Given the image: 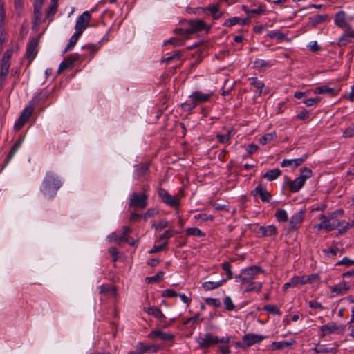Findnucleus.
<instances>
[{"label": "nucleus", "mask_w": 354, "mask_h": 354, "mask_svg": "<svg viewBox=\"0 0 354 354\" xmlns=\"http://www.w3.org/2000/svg\"><path fill=\"white\" fill-rule=\"evenodd\" d=\"M62 184L61 178L56 174L48 171L40 186V192L45 198L52 199L56 196Z\"/></svg>", "instance_id": "nucleus-1"}, {"label": "nucleus", "mask_w": 354, "mask_h": 354, "mask_svg": "<svg viewBox=\"0 0 354 354\" xmlns=\"http://www.w3.org/2000/svg\"><path fill=\"white\" fill-rule=\"evenodd\" d=\"M213 93H203L201 91L193 92L189 96V100L182 103L180 106L185 111H190L194 109L198 104L206 102L209 100Z\"/></svg>", "instance_id": "nucleus-2"}, {"label": "nucleus", "mask_w": 354, "mask_h": 354, "mask_svg": "<svg viewBox=\"0 0 354 354\" xmlns=\"http://www.w3.org/2000/svg\"><path fill=\"white\" fill-rule=\"evenodd\" d=\"M230 342L229 337H218L212 333H207L204 337H199L196 338V342L201 348H207L218 343L227 344Z\"/></svg>", "instance_id": "nucleus-3"}, {"label": "nucleus", "mask_w": 354, "mask_h": 354, "mask_svg": "<svg viewBox=\"0 0 354 354\" xmlns=\"http://www.w3.org/2000/svg\"><path fill=\"white\" fill-rule=\"evenodd\" d=\"M265 271L260 266H252L241 270L240 274L236 275V281L242 285L248 282L250 279H254L257 274L264 273Z\"/></svg>", "instance_id": "nucleus-4"}, {"label": "nucleus", "mask_w": 354, "mask_h": 354, "mask_svg": "<svg viewBox=\"0 0 354 354\" xmlns=\"http://www.w3.org/2000/svg\"><path fill=\"white\" fill-rule=\"evenodd\" d=\"M157 192L162 201L166 205L173 208H177L179 206L180 199L178 195L173 196L170 195L166 189L162 187H159Z\"/></svg>", "instance_id": "nucleus-5"}, {"label": "nucleus", "mask_w": 354, "mask_h": 354, "mask_svg": "<svg viewBox=\"0 0 354 354\" xmlns=\"http://www.w3.org/2000/svg\"><path fill=\"white\" fill-rule=\"evenodd\" d=\"M148 198L149 196L145 192L142 194L133 192L130 199L129 206L140 209H145L147 205Z\"/></svg>", "instance_id": "nucleus-6"}, {"label": "nucleus", "mask_w": 354, "mask_h": 354, "mask_svg": "<svg viewBox=\"0 0 354 354\" xmlns=\"http://www.w3.org/2000/svg\"><path fill=\"white\" fill-rule=\"evenodd\" d=\"M91 19V15L89 11L82 12L77 19L75 26V31L82 34L84 30L88 26Z\"/></svg>", "instance_id": "nucleus-7"}, {"label": "nucleus", "mask_w": 354, "mask_h": 354, "mask_svg": "<svg viewBox=\"0 0 354 354\" xmlns=\"http://www.w3.org/2000/svg\"><path fill=\"white\" fill-rule=\"evenodd\" d=\"M345 326L337 325L335 322H329L326 324L320 326V330L322 332V336H326L329 334L336 333L340 334L344 332Z\"/></svg>", "instance_id": "nucleus-8"}, {"label": "nucleus", "mask_w": 354, "mask_h": 354, "mask_svg": "<svg viewBox=\"0 0 354 354\" xmlns=\"http://www.w3.org/2000/svg\"><path fill=\"white\" fill-rule=\"evenodd\" d=\"M37 45L38 40L35 38H32L30 40L26 46L25 56L26 59H28V64L32 62L37 54Z\"/></svg>", "instance_id": "nucleus-9"}, {"label": "nucleus", "mask_w": 354, "mask_h": 354, "mask_svg": "<svg viewBox=\"0 0 354 354\" xmlns=\"http://www.w3.org/2000/svg\"><path fill=\"white\" fill-rule=\"evenodd\" d=\"M304 218V212L299 211L292 215L290 219L288 232L295 231L300 227Z\"/></svg>", "instance_id": "nucleus-10"}, {"label": "nucleus", "mask_w": 354, "mask_h": 354, "mask_svg": "<svg viewBox=\"0 0 354 354\" xmlns=\"http://www.w3.org/2000/svg\"><path fill=\"white\" fill-rule=\"evenodd\" d=\"M187 24L188 25L187 29L189 30V35L201 31L206 27L205 23L201 19L189 20Z\"/></svg>", "instance_id": "nucleus-11"}, {"label": "nucleus", "mask_w": 354, "mask_h": 354, "mask_svg": "<svg viewBox=\"0 0 354 354\" xmlns=\"http://www.w3.org/2000/svg\"><path fill=\"white\" fill-rule=\"evenodd\" d=\"M255 232L259 237L272 236L277 234V229L274 225L259 226Z\"/></svg>", "instance_id": "nucleus-12"}, {"label": "nucleus", "mask_w": 354, "mask_h": 354, "mask_svg": "<svg viewBox=\"0 0 354 354\" xmlns=\"http://www.w3.org/2000/svg\"><path fill=\"white\" fill-rule=\"evenodd\" d=\"M264 337L260 335L252 333L246 334L243 336V347H249L254 344L259 343L263 341Z\"/></svg>", "instance_id": "nucleus-13"}, {"label": "nucleus", "mask_w": 354, "mask_h": 354, "mask_svg": "<svg viewBox=\"0 0 354 354\" xmlns=\"http://www.w3.org/2000/svg\"><path fill=\"white\" fill-rule=\"evenodd\" d=\"M334 22L336 26L341 28L351 30V26L346 21V12L343 10L337 12L335 15Z\"/></svg>", "instance_id": "nucleus-14"}, {"label": "nucleus", "mask_w": 354, "mask_h": 354, "mask_svg": "<svg viewBox=\"0 0 354 354\" xmlns=\"http://www.w3.org/2000/svg\"><path fill=\"white\" fill-rule=\"evenodd\" d=\"M251 193L254 196L259 195L263 203H269L272 198L271 194L267 191L266 188L261 185H258Z\"/></svg>", "instance_id": "nucleus-15"}, {"label": "nucleus", "mask_w": 354, "mask_h": 354, "mask_svg": "<svg viewBox=\"0 0 354 354\" xmlns=\"http://www.w3.org/2000/svg\"><path fill=\"white\" fill-rule=\"evenodd\" d=\"M147 337L151 339L159 338L164 341H171L174 338V335L170 333L162 332L160 330H154L151 331Z\"/></svg>", "instance_id": "nucleus-16"}, {"label": "nucleus", "mask_w": 354, "mask_h": 354, "mask_svg": "<svg viewBox=\"0 0 354 354\" xmlns=\"http://www.w3.org/2000/svg\"><path fill=\"white\" fill-rule=\"evenodd\" d=\"M250 84L252 86V91L258 96L263 93V88L266 87L264 83L257 77H250L248 79Z\"/></svg>", "instance_id": "nucleus-17"}, {"label": "nucleus", "mask_w": 354, "mask_h": 354, "mask_svg": "<svg viewBox=\"0 0 354 354\" xmlns=\"http://www.w3.org/2000/svg\"><path fill=\"white\" fill-rule=\"evenodd\" d=\"M308 153H305L304 154H303L301 156V157H300L299 158L292 159V160L284 159L281 162V166L282 167H289V166L293 165L294 167L296 168V167H299V165H301L304 162H305L306 160L308 158Z\"/></svg>", "instance_id": "nucleus-18"}, {"label": "nucleus", "mask_w": 354, "mask_h": 354, "mask_svg": "<svg viewBox=\"0 0 354 354\" xmlns=\"http://www.w3.org/2000/svg\"><path fill=\"white\" fill-rule=\"evenodd\" d=\"M313 92L315 94H327L330 97H334L337 95L339 90L330 88L327 85H322L315 88V89L313 90Z\"/></svg>", "instance_id": "nucleus-19"}, {"label": "nucleus", "mask_w": 354, "mask_h": 354, "mask_svg": "<svg viewBox=\"0 0 354 354\" xmlns=\"http://www.w3.org/2000/svg\"><path fill=\"white\" fill-rule=\"evenodd\" d=\"M349 290V286L346 282L343 281L336 286L330 287L331 297H335L338 295H342Z\"/></svg>", "instance_id": "nucleus-20"}, {"label": "nucleus", "mask_w": 354, "mask_h": 354, "mask_svg": "<svg viewBox=\"0 0 354 354\" xmlns=\"http://www.w3.org/2000/svg\"><path fill=\"white\" fill-rule=\"evenodd\" d=\"M306 180L304 178L299 176L294 180H291L288 184L290 192L292 193L297 192L304 185Z\"/></svg>", "instance_id": "nucleus-21"}, {"label": "nucleus", "mask_w": 354, "mask_h": 354, "mask_svg": "<svg viewBox=\"0 0 354 354\" xmlns=\"http://www.w3.org/2000/svg\"><path fill=\"white\" fill-rule=\"evenodd\" d=\"M43 1L41 0H37L34 3V21L33 24L38 26L41 23V7Z\"/></svg>", "instance_id": "nucleus-22"}, {"label": "nucleus", "mask_w": 354, "mask_h": 354, "mask_svg": "<svg viewBox=\"0 0 354 354\" xmlns=\"http://www.w3.org/2000/svg\"><path fill=\"white\" fill-rule=\"evenodd\" d=\"M329 19L328 15H317L308 19V26L316 27L318 24L326 21Z\"/></svg>", "instance_id": "nucleus-23"}, {"label": "nucleus", "mask_w": 354, "mask_h": 354, "mask_svg": "<svg viewBox=\"0 0 354 354\" xmlns=\"http://www.w3.org/2000/svg\"><path fill=\"white\" fill-rule=\"evenodd\" d=\"M77 60V57L73 55H70L67 59L61 62L58 68V73H60L64 70L71 67L73 64Z\"/></svg>", "instance_id": "nucleus-24"}, {"label": "nucleus", "mask_w": 354, "mask_h": 354, "mask_svg": "<svg viewBox=\"0 0 354 354\" xmlns=\"http://www.w3.org/2000/svg\"><path fill=\"white\" fill-rule=\"evenodd\" d=\"M347 32L344 33L337 41L339 46H345L351 43V39L354 38V30L351 28Z\"/></svg>", "instance_id": "nucleus-25"}, {"label": "nucleus", "mask_w": 354, "mask_h": 354, "mask_svg": "<svg viewBox=\"0 0 354 354\" xmlns=\"http://www.w3.org/2000/svg\"><path fill=\"white\" fill-rule=\"evenodd\" d=\"M144 311L149 315H153L155 318L162 320L165 318V315L161 310L156 306H150L144 308Z\"/></svg>", "instance_id": "nucleus-26"}, {"label": "nucleus", "mask_w": 354, "mask_h": 354, "mask_svg": "<svg viewBox=\"0 0 354 354\" xmlns=\"http://www.w3.org/2000/svg\"><path fill=\"white\" fill-rule=\"evenodd\" d=\"M227 281V279H221L218 281H205L202 283V288L206 290H212L221 287L223 283Z\"/></svg>", "instance_id": "nucleus-27"}, {"label": "nucleus", "mask_w": 354, "mask_h": 354, "mask_svg": "<svg viewBox=\"0 0 354 354\" xmlns=\"http://www.w3.org/2000/svg\"><path fill=\"white\" fill-rule=\"evenodd\" d=\"M22 142L23 140L21 138H19L15 141L5 160L6 165L8 164L13 158L17 151H18V150L21 147Z\"/></svg>", "instance_id": "nucleus-28"}, {"label": "nucleus", "mask_w": 354, "mask_h": 354, "mask_svg": "<svg viewBox=\"0 0 354 354\" xmlns=\"http://www.w3.org/2000/svg\"><path fill=\"white\" fill-rule=\"evenodd\" d=\"M243 285H246L245 292L255 291L259 292L262 289V283L255 282L254 279H250L248 282L245 283Z\"/></svg>", "instance_id": "nucleus-29"}, {"label": "nucleus", "mask_w": 354, "mask_h": 354, "mask_svg": "<svg viewBox=\"0 0 354 354\" xmlns=\"http://www.w3.org/2000/svg\"><path fill=\"white\" fill-rule=\"evenodd\" d=\"M149 163L146 162L144 164L137 165L134 171V175L136 178H139L144 176L149 169Z\"/></svg>", "instance_id": "nucleus-30"}, {"label": "nucleus", "mask_w": 354, "mask_h": 354, "mask_svg": "<svg viewBox=\"0 0 354 354\" xmlns=\"http://www.w3.org/2000/svg\"><path fill=\"white\" fill-rule=\"evenodd\" d=\"M10 61L1 59L0 62V79L4 80L9 72Z\"/></svg>", "instance_id": "nucleus-31"}, {"label": "nucleus", "mask_w": 354, "mask_h": 354, "mask_svg": "<svg viewBox=\"0 0 354 354\" xmlns=\"http://www.w3.org/2000/svg\"><path fill=\"white\" fill-rule=\"evenodd\" d=\"M281 174V171L279 169H274L268 171L263 175V178L267 179L269 181H272L277 179Z\"/></svg>", "instance_id": "nucleus-32"}, {"label": "nucleus", "mask_w": 354, "mask_h": 354, "mask_svg": "<svg viewBox=\"0 0 354 354\" xmlns=\"http://www.w3.org/2000/svg\"><path fill=\"white\" fill-rule=\"evenodd\" d=\"M295 341L292 339L290 342L288 341H281V342H274L272 343L271 346L273 350H281L283 349L286 347H288L292 345Z\"/></svg>", "instance_id": "nucleus-33"}, {"label": "nucleus", "mask_w": 354, "mask_h": 354, "mask_svg": "<svg viewBox=\"0 0 354 354\" xmlns=\"http://www.w3.org/2000/svg\"><path fill=\"white\" fill-rule=\"evenodd\" d=\"M81 35H82L81 33L75 31V33L70 38L69 42H68V45L66 46L64 52L66 53V52L71 50L75 46V45L77 42V41Z\"/></svg>", "instance_id": "nucleus-34"}, {"label": "nucleus", "mask_w": 354, "mask_h": 354, "mask_svg": "<svg viewBox=\"0 0 354 354\" xmlns=\"http://www.w3.org/2000/svg\"><path fill=\"white\" fill-rule=\"evenodd\" d=\"M344 213V210L341 208L336 209L335 211L328 214L327 215L322 214L320 216V219L327 220L328 223L330 220H333L337 217L342 215Z\"/></svg>", "instance_id": "nucleus-35"}, {"label": "nucleus", "mask_w": 354, "mask_h": 354, "mask_svg": "<svg viewBox=\"0 0 354 354\" xmlns=\"http://www.w3.org/2000/svg\"><path fill=\"white\" fill-rule=\"evenodd\" d=\"M277 220L279 222H286L288 221V214L285 209H277L274 214Z\"/></svg>", "instance_id": "nucleus-36"}, {"label": "nucleus", "mask_w": 354, "mask_h": 354, "mask_svg": "<svg viewBox=\"0 0 354 354\" xmlns=\"http://www.w3.org/2000/svg\"><path fill=\"white\" fill-rule=\"evenodd\" d=\"M272 66L270 62L266 61L261 59H256L254 62V67L258 69L263 68H270Z\"/></svg>", "instance_id": "nucleus-37"}, {"label": "nucleus", "mask_w": 354, "mask_h": 354, "mask_svg": "<svg viewBox=\"0 0 354 354\" xmlns=\"http://www.w3.org/2000/svg\"><path fill=\"white\" fill-rule=\"evenodd\" d=\"M33 110H34V104L27 105L24 108V109L22 111V112L21 113L20 117L28 120V118L31 116Z\"/></svg>", "instance_id": "nucleus-38"}, {"label": "nucleus", "mask_w": 354, "mask_h": 354, "mask_svg": "<svg viewBox=\"0 0 354 354\" xmlns=\"http://www.w3.org/2000/svg\"><path fill=\"white\" fill-rule=\"evenodd\" d=\"M186 235L202 237L205 236V233H203L199 228L189 227L186 230Z\"/></svg>", "instance_id": "nucleus-39"}, {"label": "nucleus", "mask_w": 354, "mask_h": 354, "mask_svg": "<svg viewBox=\"0 0 354 354\" xmlns=\"http://www.w3.org/2000/svg\"><path fill=\"white\" fill-rule=\"evenodd\" d=\"M164 274L165 272L163 271H159L154 276L146 277L145 280L148 283H158L163 278Z\"/></svg>", "instance_id": "nucleus-40"}, {"label": "nucleus", "mask_w": 354, "mask_h": 354, "mask_svg": "<svg viewBox=\"0 0 354 354\" xmlns=\"http://www.w3.org/2000/svg\"><path fill=\"white\" fill-rule=\"evenodd\" d=\"M58 7L57 2H55L54 1H50V4L48 7V9L46 12V17L50 19V17L55 15L57 12Z\"/></svg>", "instance_id": "nucleus-41"}, {"label": "nucleus", "mask_w": 354, "mask_h": 354, "mask_svg": "<svg viewBox=\"0 0 354 354\" xmlns=\"http://www.w3.org/2000/svg\"><path fill=\"white\" fill-rule=\"evenodd\" d=\"M277 136H276V133L275 132H272V133H266L265 134L264 136H263L260 139H259V142L262 145H266L268 142L272 141L274 138H276Z\"/></svg>", "instance_id": "nucleus-42"}, {"label": "nucleus", "mask_w": 354, "mask_h": 354, "mask_svg": "<svg viewBox=\"0 0 354 354\" xmlns=\"http://www.w3.org/2000/svg\"><path fill=\"white\" fill-rule=\"evenodd\" d=\"M136 348L140 354H145L149 352V344L139 342L137 343Z\"/></svg>", "instance_id": "nucleus-43"}, {"label": "nucleus", "mask_w": 354, "mask_h": 354, "mask_svg": "<svg viewBox=\"0 0 354 354\" xmlns=\"http://www.w3.org/2000/svg\"><path fill=\"white\" fill-rule=\"evenodd\" d=\"M180 232L177 230H174L173 229H169L167 230H165L162 234L159 236L160 240H164V239H168L171 237H172L175 234H179Z\"/></svg>", "instance_id": "nucleus-44"}, {"label": "nucleus", "mask_w": 354, "mask_h": 354, "mask_svg": "<svg viewBox=\"0 0 354 354\" xmlns=\"http://www.w3.org/2000/svg\"><path fill=\"white\" fill-rule=\"evenodd\" d=\"M263 310L268 313L272 314V315H280L281 314V312L279 309V308L275 305H266L263 307Z\"/></svg>", "instance_id": "nucleus-45"}, {"label": "nucleus", "mask_w": 354, "mask_h": 354, "mask_svg": "<svg viewBox=\"0 0 354 354\" xmlns=\"http://www.w3.org/2000/svg\"><path fill=\"white\" fill-rule=\"evenodd\" d=\"M344 223V220L337 221L333 223H330V221L328 223H326V230L328 232L332 231L337 227L342 226Z\"/></svg>", "instance_id": "nucleus-46"}, {"label": "nucleus", "mask_w": 354, "mask_h": 354, "mask_svg": "<svg viewBox=\"0 0 354 354\" xmlns=\"http://www.w3.org/2000/svg\"><path fill=\"white\" fill-rule=\"evenodd\" d=\"M167 44H171L175 46H181L185 44V39L176 37L170 38L169 40L165 42V45Z\"/></svg>", "instance_id": "nucleus-47"}, {"label": "nucleus", "mask_w": 354, "mask_h": 354, "mask_svg": "<svg viewBox=\"0 0 354 354\" xmlns=\"http://www.w3.org/2000/svg\"><path fill=\"white\" fill-rule=\"evenodd\" d=\"M304 279L305 278H304V275L294 276L290 280L291 281L292 287H296L298 285H304L305 284Z\"/></svg>", "instance_id": "nucleus-48"}, {"label": "nucleus", "mask_w": 354, "mask_h": 354, "mask_svg": "<svg viewBox=\"0 0 354 354\" xmlns=\"http://www.w3.org/2000/svg\"><path fill=\"white\" fill-rule=\"evenodd\" d=\"M241 22V18L239 17H234L230 19H226L224 23L223 24V26H227V27H232L234 25L238 24Z\"/></svg>", "instance_id": "nucleus-49"}, {"label": "nucleus", "mask_w": 354, "mask_h": 354, "mask_svg": "<svg viewBox=\"0 0 354 354\" xmlns=\"http://www.w3.org/2000/svg\"><path fill=\"white\" fill-rule=\"evenodd\" d=\"M222 269L226 272L227 278L225 279L230 280L232 278V272L231 270V265L229 262H224L221 265Z\"/></svg>", "instance_id": "nucleus-50"}, {"label": "nucleus", "mask_w": 354, "mask_h": 354, "mask_svg": "<svg viewBox=\"0 0 354 354\" xmlns=\"http://www.w3.org/2000/svg\"><path fill=\"white\" fill-rule=\"evenodd\" d=\"M100 293H109V292H111L113 295H115L116 289L114 287L111 286H109L108 284H104V285L100 286Z\"/></svg>", "instance_id": "nucleus-51"}, {"label": "nucleus", "mask_w": 354, "mask_h": 354, "mask_svg": "<svg viewBox=\"0 0 354 354\" xmlns=\"http://www.w3.org/2000/svg\"><path fill=\"white\" fill-rule=\"evenodd\" d=\"M206 304L212 306L214 308L220 307L221 303L218 299L207 297L205 299Z\"/></svg>", "instance_id": "nucleus-52"}, {"label": "nucleus", "mask_w": 354, "mask_h": 354, "mask_svg": "<svg viewBox=\"0 0 354 354\" xmlns=\"http://www.w3.org/2000/svg\"><path fill=\"white\" fill-rule=\"evenodd\" d=\"M300 176L304 178L305 180L310 178L313 175V171L310 169L308 167H302L300 169Z\"/></svg>", "instance_id": "nucleus-53"}, {"label": "nucleus", "mask_w": 354, "mask_h": 354, "mask_svg": "<svg viewBox=\"0 0 354 354\" xmlns=\"http://www.w3.org/2000/svg\"><path fill=\"white\" fill-rule=\"evenodd\" d=\"M267 35L270 38H276L279 40L283 39L285 37L284 34L280 30H271Z\"/></svg>", "instance_id": "nucleus-54"}, {"label": "nucleus", "mask_w": 354, "mask_h": 354, "mask_svg": "<svg viewBox=\"0 0 354 354\" xmlns=\"http://www.w3.org/2000/svg\"><path fill=\"white\" fill-rule=\"evenodd\" d=\"M223 303L226 310L230 311L234 310L235 306L229 296H227L224 298Z\"/></svg>", "instance_id": "nucleus-55"}, {"label": "nucleus", "mask_w": 354, "mask_h": 354, "mask_svg": "<svg viewBox=\"0 0 354 354\" xmlns=\"http://www.w3.org/2000/svg\"><path fill=\"white\" fill-rule=\"evenodd\" d=\"M158 213V211L155 208L148 209L147 211L142 214V218L145 221H147L148 218L153 217L156 214Z\"/></svg>", "instance_id": "nucleus-56"}, {"label": "nucleus", "mask_w": 354, "mask_h": 354, "mask_svg": "<svg viewBox=\"0 0 354 354\" xmlns=\"http://www.w3.org/2000/svg\"><path fill=\"white\" fill-rule=\"evenodd\" d=\"M168 225H169V222L167 221V219L163 218V219H161L160 221H159V222L157 224L153 223L152 227H153L156 230L157 229L162 230V229L167 228L168 227Z\"/></svg>", "instance_id": "nucleus-57"}, {"label": "nucleus", "mask_w": 354, "mask_h": 354, "mask_svg": "<svg viewBox=\"0 0 354 354\" xmlns=\"http://www.w3.org/2000/svg\"><path fill=\"white\" fill-rule=\"evenodd\" d=\"M305 284L312 283L315 281L319 279V277L317 274H311L310 275H304Z\"/></svg>", "instance_id": "nucleus-58"}, {"label": "nucleus", "mask_w": 354, "mask_h": 354, "mask_svg": "<svg viewBox=\"0 0 354 354\" xmlns=\"http://www.w3.org/2000/svg\"><path fill=\"white\" fill-rule=\"evenodd\" d=\"M338 344H336V347L335 348H328L326 347L325 345H320L319 352L320 353H333L336 354L337 352Z\"/></svg>", "instance_id": "nucleus-59"}, {"label": "nucleus", "mask_w": 354, "mask_h": 354, "mask_svg": "<svg viewBox=\"0 0 354 354\" xmlns=\"http://www.w3.org/2000/svg\"><path fill=\"white\" fill-rule=\"evenodd\" d=\"M354 136V124L347 127L343 132V137L345 138H352Z\"/></svg>", "instance_id": "nucleus-60"}, {"label": "nucleus", "mask_w": 354, "mask_h": 354, "mask_svg": "<svg viewBox=\"0 0 354 354\" xmlns=\"http://www.w3.org/2000/svg\"><path fill=\"white\" fill-rule=\"evenodd\" d=\"M168 245V242L165 241L163 243L159 245H153V247L149 250V254H153L156 252H158L162 250L167 245Z\"/></svg>", "instance_id": "nucleus-61"}, {"label": "nucleus", "mask_w": 354, "mask_h": 354, "mask_svg": "<svg viewBox=\"0 0 354 354\" xmlns=\"http://www.w3.org/2000/svg\"><path fill=\"white\" fill-rule=\"evenodd\" d=\"M200 316H201L200 313H196L194 316L191 317L187 319L186 320H185L183 324L185 325H188L189 323L194 324L197 322H201L202 319H200Z\"/></svg>", "instance_id": "nucleus-62"}, {"label": "nucleus", "mask_w": 354, "mask_h": 354, "mask_svg": "<svg viewBox=\"0 0 354 354\" xmlns=\"http://www.w3.org/2000/svg\"><path fill=\"white\" fill-rule=\"evenodd\" d=\"M266 14V9L265 6L263 5H259V8L257 9H252L250 11V15H265Z\"/></svg>", "instance_id": "nucleus-63"}, {"label": "nucleus", "mask_w": 354, "mask_h": 354, "mask_svg": "<svg viewBox=\"0 0 354 354\" xmlns=\"http://www.w3.org/2000/svg\"><path fill=\"white\" fill-rule=\"evenodd\" d=\"M354 264V261L350 259L348 257H344L341 261L336 263V266L344 265L346 266H350Z\"/></svg>", "instance_id": "nucleus-64"}]
</instances>
